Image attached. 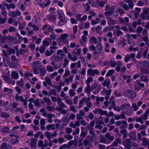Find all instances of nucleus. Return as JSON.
I'll return each mask as SVG.
<instances>
[{
  "mask_svg": "<svg viewBox=\"0 0 149 149\" xmlns=\"http://www.w3.org/2000/svg\"><path fill=\"white\" fill-rule=\"evenodd\" d=\"M68 37L67 34L65 33L62 34L59 39V40L63 43H66L68 42L67 38Z\"/></svg>",
  "mask_w": 149,
  "mask_h": 149,
  "instance_id": "nucleus-1",
  "label": "nucleus"
},
{
  "mask_svg": "<svg viewBox=\"0 0 149 149\" xmlns=\"http://www.w3.org/2000/svg\"><path fill=\"white\" fill-rule=\"evenodd\" d=\"M63 52L62 50L60 49L58 50L57 51V54L58 55H60L61 56V57L60 58H58L56 57L55 58H54L53 56L52 57V60H55L56 61L60 60H62L61 57L63 56H65L63 54Z\"/></svg>",
  "mask_w": 149,
  "mask_h": 149,
  "instance_id": "nucleus-2",
  "label": "nucleus"
},
{
  "mask_svg": "<svg viewBox=\"0 0 149 149\" xmlns=\"http://www.w3.org/2000/svg\"><path fill=\"white\" fill-rule=\"evenodd\" d=\"M45 135L47 137L48 139L50 141L51 138H52L56 136V134L55 132H54L53 134H52L51 132H46L45 133Z\"/></svg>",
  "mask_w": 149,
  "mask_h": 149,
  "instance_id": "nucleus-3",
  "label": "nucleus"
},
{
  "mask_svg": "<svg viewBox=\"0 0 149 149\" xmlns=\"http://www.w3.org/2000/svg\"><path fill=\"white\" fill-rule=\"evenodd\" d=\"M96 48L98 50V51H96L93 53V57L95 59L96 58L95 57L96 55H99L100 53L101 50H102V45L101 44H99L98 46H97Z\"/></svg>",
  "mask_w": 149,
  "mask_h": 149,
  "instance_id": "nucleus-4",
  "label": "nucleus"
},
{
  "mask_svg": "<svg viewBox=\"0 0 149 149\" xmlns=\"http://www.w3.org/2000/svg\"><path fill=\"white\" fill-rule=\"evenodd\" d=\"M87 73L88 75L91 74V75L94 76L95 74H99V72L97 70H93L92 69H89L88 70Z\"/></svg>",
  "mask_w": 149,
  "mask_h": 149,
  "instance_id": "nucleus-5",
  "label": "nucleus"
},
{
  "mask_svg": "<svg viewBox=\"0 0 149 149\" xmlns=\"http://www.w3.org/2000/svg\"><path fill=\"white\" fill-rule=\"evenodd\" d=\"M125 95L130 96L131 98L134 97L136 95L135 93L134 92L131 90L126 91L125 92Z\"/></svg>",
  "mask_w": 149,
  "mask_h": 149,
  "instance_id": "nucleus-6",
  "label": "nucleus"
},
{
  "mask_svg": "<svg viewBox=\"0 0 149 149\" xmlns=\"http://www.w3.org/2000/svg\"><path fill=\"white\" fill-rule=\"evenodd\" d=\"M5 81L7 83L9 84H12L13 85H15V82L14 81H12L11 79L10 78L7 77H5L4 78Z\"/></svg>",
  "mask_w": 149,
  "mask_h": 149,
  "instance_id": "nucleus-7",
  "label": "nucleus"
},
{
  "mask_svg": "<svg viewBox=\"0 0 149 149\" xmlns=\"http://www.w3.org/2000/svg\"><path fill=\"white\" fill-rule=\"evenodd\" d=\"M37 139L35 138H33L31 139L30 146L31 147H35L36 144Z\"/></svg>",
  "mask_w": 149,
  "mask_h": 149,
  "instance_id": "nucleus-8",
  "label": "nucleus"
},
{
  "mask_svg": "<svg viewBox=\"0 0 149 149\" xmlns=\"http://www.w3.org/2000/svg\"><path fill=\"white\" fill-rule=\"evenodd\" d=\"M43 43L45 46H49L50 43V39L49 38H46L43 42Z\"/></svg>",
  "mask_w": 149,
  "mask_h": 149,
  "instance_id": "nucleus-9",
  "label": "nucleus"
},
{
  "mask_svg": "<svg viewBox=\"0 0 149 149\" xmlns=\"http://www.w3.org/2000/svg\"><path fill=\"white\" fill-rule=\"evenodd\" d=\"M38 146L39 147H41L42 149L43 148H44L48 146L47 144H43V141L42 140H39L38 143Z\"/></svg>",
  "mask_w": 149,
  "mask_h": 149,
  "instance_id": "nucleus-10",
  "label": "nucleus"
},
{
  "mask_svg": "<svg viewBox=\"0 0 149 149\" xmlns=\"http://www.w3.org/2000/svg\"><path fill=\"white\" fill-rule=\"evenodd\" d=\"M96 111H97V112H98L101 115H107V112L106 111H104L101 109H96Z\"/></svg>",
  "mask_w": 149,
  "mask_h": 149,
  "instance_id": "nucleus-11",
  "label": "nucleus"
},
{
  "mask_svg": "<svg viewBox=\"0 0 149 149\" xmlns=\"http://www.w3.org/2000/svg\"><path fill=\"white\" fill-rule=\"evenodd\" d=\"M117 66L116 67V70L118 71H119L120 70V67L122 65V62L120 61H117Z\"/></svg>",
  "mask_w": 149,
  "mask_h": 149,
  "instance_id": "nucleus-12",
  "label": "nucleus"
},
{
  "mask_svg": "<svg viewBox=\"0 0 149 149\" xmlns=\"http://www.w3.org/2000/svg\"><path fill=\"white\" fill-rule=\"evenodd\" d=\"M11 77L13 78L17 79L19 78V75L17 73L13 72L12 73Z\"/></svg>",
  "mask_w": 149,
  "mask_h": 149,
  "instance_id": "nucleus-13",
  "label": "nucleus"
},
{
  "mask_svg": "<svg viewBox=\"0 0 149 149\" xmlns=\"http://www.w3.org/2000/svg\"><path fill=\"white\" fill-rule=\"evenodd\" d=\"M81 51V50L80 49H74V51L72 52V54L75 55L76 54L77 55H79Z\"/></svg>",
  "mask_w": 149,
  "mask_h": 149,
  "instance_id": "nucleus-14",
  "label": "nucleus"
},
{
  "mask_svg": "<svg viewBox=\"0 0 149 149\" xmlns=\"http://www.w3.org/2000/svg\"><path fill=\"white\" fill-rule=\"evenodd\" d=\"M105 137L109 140L112 141L114 139V137L113 136H110L109 133H107L105 134Z\"/></svg>",
  "mask_w": 149,
  "mask_h": 149,
  "instance_id": "nucleus-15",
  "label": "nucleus"
},
{
  "mask_svg": "<svg viewBox=\"0 0 149 149\" xmlns=\"http://www.w3.org/2000/svg\"><path fill=\"white\" fill-rule=\"evenodd\" d=\"M110 84V80L109 79H107L103 82L102 84L104 86H109Z\"/></svg>",
  "mask_w": 149,
  "mask_h": 149,
  "instance_id": "nucleus-16",
  "label": "nucleus"
},
{
  "mask_svg": "<svg viewBox=\"0 0 149 149\" xmlns=\"http://www.w3.org/2000/svg\"><path fill=\"white\" fill-rule=\"evenodd\" d=\"M5 6L7 7L8 9H9L10 8H15V5L13 3H11L9 5H8L7 3H5Z\"/></svg>",
  "mask_w": 149,
  "mask_h": 149,
  "instance_id": "nucleus-17",
  "label": "nucleus"
},
{
  "mask_svg": "<svg viewBox=\"0 0 149 149\" xmlns=\"http://www.w3.org/2000/svg\"><path fill=\"white\" fill-rule=\"evenodd\" d=\"M111 90H106L105 89H103L102 91V93L103 94H106L108 95H111Z\"/></svg>",
  "mask_w": 149,
  "mask_h": 149,
  "instance_id": "nucleus-18",
  "label": "nucleus"
},
{
  "mask_svg": "<svg viewBox=\"0 0 149 149\" xmlns=\"http://www.w3.org/2000/svg\"><path fill=\"white\" fill-rule=\"evenodd\" d=\"M84 91L88 93H90L91 92V88L89 84H87V87L85 89Z\"/></svg>",
  "mask_w": 149,
  "mask_h": 149,
  "instance_id": "nucleus-19",
  "label": "nucleus"
},
{
  "mask_svg": "<svg viewBox=\"0 0 149 149\" xmlns=\"http://www.w3.org/2000/svg\"><path fill=\"white\" fill-rule=\"evenodd\" d=\"M15 99L17 101H20L21 102L23 101L24 99V98L22 96H19L18 95H16Z\"/></svg>",
  "mask_w": 149,
  "mask_h": 149,
  "instance_id": "nucleus-20",
  "label": "nucleus"
},
{
  "mask_svg": "<svg viewBox=\"0 0 149 149\" xmlns=\"http://www.w3.org/2000/svg\"><path fill=\"white\" fill-rule=\"evenodd\" d=\"M149 112V108L146 110V112L143 115V118L144 120H146L147 119V117L148 116Z\"/></svg>",
  "mask_w": 149,
  "mask_h": 149,
  "instance_id": "nucleus-21",
  "label": "nucleus"
},
{
  "mask_svg": "<svg viewBox=\"0 0 149 149\" xmlns=\"http://www.w3.org/2000/svg\"><path fill=\"white\" fill-rule=\"evenodd\" d=\"M79 114H77V118L78 119H79L81 118L80 116H83L84 115V111L82 110L80 111H79Z\"/></svg>",
  "mask_w": 149,
  "mask_h": 149,
  "instance_id": "nucleus-22",
  "label": "nucleus"
},
{
  "mask_svg": "<svg viewBox=\"0 0 149 149\" xmlns=\"http://www.w3.org/2000/svg\"><path fill=\"white\" fill-rule=\"evenodd\" d=\"M4 91L5 92H6L7 93H12L13 91L12 89L7 88H5L4 89Z\"/></svg>",
  "mask_w": 149,
  "mask_h": 149,
  "instance_id": "nucleus-23",
  "label": "nucleus"
},
{
  "mask_svg": "<svg viewBox=\"0 0 149 149\" xmlns=\"http://www.w3.org/2000/svg\"><path fill=\"white\" fill-rule=\"evenodd\" d=\"M51 3V1L49 0H48L47 1V3L46 4H42L40 3V6L42 7H45L47 6L48 5H49Z\"/></svg>",
  "mask_w": 149,
  "mask_h": 149,
  "instance_id": "nucleus-24",
  "label": "nucleus"
},
{
  "mask_svg": "<svg viewBox=\"0 0 149 149\" xmlns=\"http://www.w3.org/2000/svg\"><path fill=\"white\" fill-rule=\"evenodd\" d=\"M47 70L50 72H51L54 71V68L50 65H48L47 67Z\"/></svg>",
  "mask_w": 149,
  "mask_h": 149,
  "instance_id": "nucleus-25",
  "label": "nucleus"
},
{
  "mask_svg": "<svg viewBox=\"0 0 149 149\" xmlns=\"http://www.w3.org/2000/svg\"><path fill=\"white\" fill-rule=\"evenodd\" d=\"M53 52V50H50V51L47 50L45 53V55L47 56H50Z\"/></svg>",
  "mask_w": 149,
  "mask_h": 149,
  "instance_id": "nucleus-26",
  "label": "nucleus"
},
{
  "mask_svg": "<svg viewBox=\"0 0 149 149\" xmlns=\"http://www.w3.org/2000/svg\"><path fill=\"white\" fill-rule=\"evenodd\" d=\"M74 91L75 90L72 89H70L69 91V92L70 96L73 97L75 95L76 93Z\"/></svg>",
  "mask_w": 149,
  "mask_h": 149,
  "instance_id": "nucleus-27",
  "label": "nucleus"
},
{
  "mask_svg": "<svg viewBox=\"0 0 149 149\" xmlns=\"http://www.w3.org/2000/svg\"><path fill=\"white\" fill-rule=\"evenodd\" d=\"M1 149H8V147L6 143H2L1 147Z\"/></svg>",
  "mask_w": 149,
  "mask_h": 149,
  "instance_id": "nucleus-28",
  "label": "nucleus"
},
{
  "mask_svg": "<svg viewBox=\"0 0 149 149\" xmlns=\"http://www.w3.org/2000/svg\"><path fill=\"white\" fill-rule=\"evenodd\" d=\"M46 128L47 130H53L54 128V125L53 124L49 125L47 126Z\"/></svg>",
  "mask_w": 149,
  "mask_h": 149,
  "instance_id": "nucleus-29",
  "label": "nucleus"
},
{
  "mask_svg": "<svg viewBox=\"0 0 149 149\" xmlns=\"http://www.w3.org/2000/svg\"><path fill=\"white\" fill-rule=\"evenodd\" d=\"M70 74V71L69 70H65V72L64 75L63 76V78H65L66 77L69 75Z\"/></svg>",
  "mask_w": 149,
  "mask_h": 149,
  "instance_id": "nucleus-30",
  "label": "nucleus"
},
{
  "mask_svg": "<svg viewBox=\"0 0 149 149\" xmlns=\"http://www.w3.org/2000/svg\"><path fill=\"white\" fill-rule=\"evenodd\" d=\"M114 70L113 69L109 70L108 73L106 74L107 77H109L111 75L114 73Z\"/></svg>",
  "mask_w": 149,
  "mask_h": 149,
  "instance_id": "nucleus-31",
  "label": "nucleus"
},
{
  "mask_svg": "<svg viewBox=\"0 0 149 149\" xmlns=\"http://www.w3.org/2000/svg\"><path fill=\"white\" fill-rule=\"evenodd\" d=\"M56 102L58 103L59 106H63L64 105V103L61 102V100L60 98H58L57 99Z\"/></svg>",
  "mask_w": 149,
  "mask_h": 149,
  "instance_id": "nucleus-32",
  "label": "nucleus"
},
{
  "mask_svg": "<svg viewBox=\"0 0 149 149\" xmlns=\"http://www.w3.org/2000/svg\"><path fill=\"white\" fill-rule=\"evenodd\" d=\"M90 42L91 43H94L95 44H96L97 43V40L94 37H92L90 39Z\"/></svg>",
  "mask_w": 149,
  "mask_h": 149,
  "instance_id": "nucleus-33",
  "label": "nucleus"
},
{
  "mask_svg": "<svg viewBox=\"0 0 149 149\" xmlns=\"http://www.w3.org/2000/svg\"><path fill=\"white\" fill-rule=\"evenodd\" d=\"M46 47L44 45H42L39 51L41 53H43L45 51Z\"/></svg>",
  "mask_w": 149,
  "mask_h": 149,
  "instance_id": "nucleus-34",
  "label": "nucleus"
},
{
  "mask_svg": "<svg viewBox=\"0 0 149 149\" xmlns=\"http://www.w3.org/2000/svg\"><path fill=\"white\" fill-rule=\"evenodd\" d=\"M9 116V114L5 112H2L1 114V117H3L4 118H8Z\"/></svg>",
  "mask_w": 149,
  "mask_h": 149,
  "instance_id": "nucleus-35",
  "label": "nucleus"
},
{
  "mask_svg": "<svg viewBox=\"0 0 149 149\" xmlns=\"http://www.w3.org/2000/svg\"><path fill=\"white\" fill-rule=\"evenodd\" d=\"M126 36L128 39L130 38L131 37H132L134 39H136L137 38V36L135 34H132L131 35H130L128 34L126 35Z\"/></svg>",
  "mask_w": 149,
  "mask_h": 149,
  "instance_id": "nucleus-36",
  "label": "nucleus"
},
{
  "mask_svg": "<svg viewBox=\"0 0 149 149\" xmlns=\"http://www.w3.org/2000/svg\"><path fill=\"white\" fill-rule=\"evenodd\" d=\"M112 27H110V26L107 27H105L103 29V31L104 32H107L108 31L112 30Z\"/></svg>",
  "mask_w": 149,
  "mask_h": 149,
  "instance_id": "nucleus-37",
  "label": "nucleus"
},
{
  "mask_svg": "<svg viewBox=\"0 0 149 149\" xmlns=\"http://www.w3.org/2000/svg\"><path fill=\"white\" fill-rule=\"evenodd\" d=\"M64 61V63L63 64V66L64 67H65L68 64L69 61L67 58L65 59Z\"/></svg>",
  "mask_w": 149,
  "mask_h": 149,
  "instance_id": "nucleus-38",
  "label": "nucleus"
},
{
  "mask_svg": "<svg viewBox=\"0 0 149 149\" xmlns=\"http://www.w3.org/2000/svg\"><path fill=\"white\" fill-rule=\"evenodd\" d=\"M113 8H112L111 11L110 12H108L107 11H106L105 13V15L107 16H110L111 15V14L112 13V12H113Z\"/></svg>",
  "mask_w": 149,
  "mask_h": 149,
  "instance_id": "nucleus-39",
  "label": "nucleus"
},
{
  "mask_svg": "<svg viewBox=\"0 0 149 149\" xmlns=\"http://www.w3.org/2000/svg\"><path fill=\"white\" fill-rule=\"evenodd\" d=\"M41 65V63L39 61H37L34 63V67H39Z\"/></svg>",
  "mask_w": 149,
  "mask_h": 149,
  "instance_id": "nucleus-40",
  "label": "nucleus"
},
{
  "mask_svg": "<svg viewBox=\"0 0 149 149\" xmlns=\"http://www.w3.org/2000/svg\"><path fill=\"white\" fill-rule=\"evenodd\" d=\"M107 1H106L104 3H103L102 2H100L98 1H97V3L99 6L101 7H103L104 6V4L107 3Z\"/></svg>",
  "mask_w": 149,
  "mask_h": 149,
  "instance_id": "nucleus-41",
  "label": "nucleus"
},
{
  "mask_svg": "<svg viewBox=\"0 0 149 149\" xmlns=\"http://www.w3.org/2000/svg\"><path fill=\"white\" fill-rule=\"evenodd\" d=\"M93 79L91 77H89L86 81V84H89V83L93 81Z\"/></svg>",
  "mask_w": 149,
  "mask_h": 149,
  "instance_id": "nucleus-42",
  "label": "nucleus"
},
{
  "mask_svg": "<svg viewBox=\"0 0 149 149\" xmlns=\"http://www.w3.org/2000/svg\"><path fill=\"white\" fill-rule=\"evenodd\" d=\"M8 103V102L7 101L4 103L3 101L0 100V105H2L4 107L6 106Z\"/></svg>",
  "mask_w": 149,
  "mask_h": 149,
  "instance_id": "nucleus-43",
  "label": "nucleus"
},
{
  "mask_svg": "<svg viewBox=\"0 0 149 149\" xmlns=\"http://www.w3.org/2000/svg\"><path fill=\"white\" fill-rule=\"evenodd\" d=\"M8 15L9 16H11L13 17L17 16L16 12H10L9 13Z\"/></svg>",
  "mask_w": 149,
  "mask_h": 149,
  "instance_id": "nucleus-44",
  "label": "nucleus"
},
{
  "mask_svg": "<svg viewBox=\"0 0 149 149\" xmlns=\"http://www.w3.org/2000/svg\"><path fill=\"white\" fill-rule=\"evenodd\" d=\"M77 25L74 26L73 27V31L74 33L76 34L77 31Z\"/></svg>",
  "mask_w": 149,
  "mask_h": 149,
  "instance_id": "nucleus-45",
  "label": "nucleus"
},
{
  "mask_svg": "<svg viewBox=\"0 0 149 149\" xmlns=\"http://www.w3.org/2000/svg\"><path fill=\"white\" fill-rule=\"evenodd\" d=\"M70 21L72 24H77V21L73 18H71Z\"/></svg>",
  "mask_w": 149,
  "mask_h": 149,
  "instance_id": "nucleus-46",
  "label": "nucleus"
},
{
  "mask_svg": "<svg viewBox=\"0 0 149 149\" xmlns=\"http://www.w3.org/2000/svg\"><path fill=\"white\" fill-rule=\"evenodd\" d=\"M84 100V99L83 98L80 101L79 104V109L81 108L82 106V104Z\"/></svg>",
  "mask_w": 149,
  "mask_h": 149,
  "instance_id": "nucleus-47",
  "label": "nucleus"
},
{
  "mask_svg": "<svg viewBox=\"0 0 149 149\" xmlns=\"http://www.w3.org/2000/svg\"><path fill=\"white\" fill-rule=\"evenodd\" d=\"M130 58V56L129 54H127L126 55L125 57V61L127 62L129 61V60Z\"/></svg>",
  "mask_w": 149,
  "mask_h": 149,
  "instance_id": "nucleus-48",
  "label": "nucleus"
},
{
  "mask_svg": "<svg viewBox=\"0 0 149 149\" xmlns=\"http://www.w3.org/2000/svg\"><path fill=\"white\" fill-rule=\"evenodd\" d=\"M108 24H114L116 23L115 21L111 19L109 20L108 21Z\"/></svg>",
  "mask_w": 149,
  "mask_h": 149,
  "instance_id": "nucleus-49",
  "label": "nucleus"
},
{
  "mask_svg": "<svg viewBox=\"0 0 149 149\" xmlns=\"http://www.w3.org/2000/svg\"><path fill=\"white\" fill-rule=\"evenodd\" d=\"M101 28L100 26H97L96 28V31L97 33H101Z\"/></svg>",
  "mask_w": 149,
  "mask_h": 149,
  "instance_id": "nucleus-50",
  "label": "nucleus"
},
{
  "mask_svg": "<svg viewBox=\"0 0 149 149\" xmlns=\"http://www.w3.org/2000/svg\"><path fill=\"white\" fill-rule=\"evenodd\" d=\"M78 83L77 81H75L74 84H73L72 85V88L73 89H76L77 87V85L78 84Z\"/></svg>",
  "mask_w": 149,
  "mask_h": 149,
  "instance_id": "nucleus-51",
  "label": "nucleus"
},
{
  "mask_svg": "<svg viewBox=\"0 0 149 149\" xmlns=\"http://www.w3.org/2000/svg\"><path fill=\"white\" fill-rule=\"evenodd\" d=\"M10 143L13 145H15L18 142V140H12L10 142Z\"/></svg>",
  "mask_w": 149,
  "mask_h": 149,
  "instance_id": "nucleus-52",
  "label": "nucleus"
},
{
  "mask_svg": "<svg viewBox=\"0 0 149 149\" xmlns=\"http://www.w3.org/2000/svg\"><path fill=\"white\" fill-rule=\"evenodd\" d=\"M132 107L134 109V110L135 111L137 110L138 109V107L137 106V105L136 103L133 104L132 105Z\"/></svg>",
  "mask_w": 149,
  "mask_h": 149,
  "instance_id": "nucleus-53",
  "label": "nucleus"
},
{
  "mask_svg": "<svg viewBox=\"0 0 149 149\" xmlns=\"http://www.w3.org/2000/svg\"><path fill=\"white\" fill-rule=\"evenodd\" d=\"M58 73L57 72H55L52 73L50 75V77L52 78H54V77L56 76L58 74Z\"/></svg>",
  "mask_w": 149,
  "mask_h": 149,
  "instance_id": "nucleus-54",
  "label": "nucleus"
},
{
  "mask_svg": "<svg viewBox=\"0 0 149 149\" xmlns=\"http://www.w3.org/2000/svg\"><path fill=\"white\" fill-rule=\"evenodd\" d=\"M81 15L80 14H77L76 15L75 17L76 18L77 20V21L78 20H81Z\"/></svg>",
  "mask_w": 149,
  "mask_h": 149,
  "instance_id": "nucleus-55",
  "label": "nucleus"
},
{
  "mask_svg": "<svg viewBox=\"0 0 149 149\" xmlns=\"http://www.w3.org/2000/svg\"><path fill=\"white\" fill-rule=\"evenodd\" d=\"M128 41L129 42V43L132 46H134L135 45V43L133 40H131L130 41L129 39L128 40Z\"/></svg>",
  "mask_w": 149,
  "mask_h": 149,
  "instance_id": "nucleus-56",
  "label": "nucleus"
},
{
  "mask_svg": "<svg viewBox=\"0 0 149 149\" xmlns=\"http://www.w3.org/2000/svg\"><path fill=\"white\" fill-rule=\"evenodd\" d=\"M143 145H147L148 144V142L145 138H143Z\"/></svg>",
  "mask_w": 149,
  "mask_h": 149,
  "instance_id": "nucleus-57",
  "label": "nucleus"
},
{
  "mask_svg": "<svg viewBox=\"0 0 149 149\" xmlns=\"http://www.w3.org/2000/svg\"><path fill=\"white\" fill-rule=\"evenodd\" d=\"M117 65V62H116L115 61H113L111 63L110 65L112 67H114Z\"/></svg>",
  "mask_w": 149,
  "mask_h": 149,
  "instance_id": "nucleus-58",
  "label": "nucleus"
},
{
  "mask_svg": "<svg viewBox=\"0 0 149 149\" xmlns=\"http://www.w3.org/2000/svg\"><path fill=\"white\" fill-rule=\"evenodd\" d=\"M17 85L20 87H22L23 85V84L22 81H18L17 82Z\"/></svg>",
  "mask_w": 149,
  "mask_h": 149,
  "instance_id": "nucleus-59",
  "label": "nucleus"
},
{
  "mask_svg": "<svg viewBox=\"0 0 149 149\" xmlns=\"http://www.w3.org/2000/svg\"><path fill=\"white\" fill-rule=\"evenodd\" d=\"M45 120L44 118H42L40 121V125H45Z\"/></svg>",
  "mask_w": 149,
  "mask_h": 149,
  "instance_id": "nucleus-60",
  "label": "nucleus"
},
{
  "mask_svg": "<svg viewBox=\"0 0 149 149\" xmlns=\"http://www.w3.org/2000/svg\"><path fill=\"white\" fill-rule=\"evenodd\" d=\"M113 97H111V104L113 108L115 107H114L115 105V103L114 100H113Z\"/></svg>",
  "mask_w": 149,
  "mask_h": 149,
  "instance_id": "nucleus-61",
  "label": "nucleus"
},
{
  "mask_svg": "<svg viewBox=\"0 0 149 149\" xmlns=\"http://www.w3.org/2000/svg\"><path fill=\"white\" fill-rule=\"evenodd\" d=\"M34 104L37 107H39L40 106L39 103V100L38 99H37L36 101L34 102Z\"/></svg>",
  "mask_w": 149,
  "mask_h": 149,
  "instance_id": "nucleus-62",
  "label": "nucleus"
},
{
  "mask_svg": "<svg viewBox=\"0 0 149 149\" xmlns=\"http://www.w3.org/2000/svg\"><path fill=\"white\" fill-rule=\"evenodd\" d=\"M16 91L19 94H21V89L18 87H17L15 88Z\"/></svg>",
  "mask_w": 149,
  "mask_h": 149,
  "instance_id": "nucleus-63",
  "label": "nucleus"
},
{
  "mask_svg": "<svg viewBox=\"0 0 149 149\" xmlns=\"http://www.w3.org/2000/svg\"><path fill=\"white\" fill-rule=\"evenodd\" d=\"M143 12L144 13L147 14L148 12H149V8L144 9Z\"/></svg>",
  "mask_w": 149,
  "mask_h": 149,
  "instance_id": "nucleus-64",
  "label": "nucleus"
}]
</instances>
